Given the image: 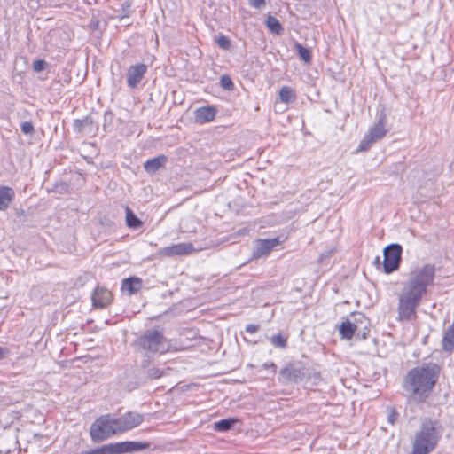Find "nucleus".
<instances>
[{
	"label": "nucleus",
	"mask_w": 454,
	"mask_h": 454,
	"mask_svg": "<svg viewBox=\"0 0 454 454\" xmlns=\"http://www.w3.org/2000/svg\"><path fill=\"white\" fill-rule=\"evenodd\" d=\"M365 332H363V338H365Z\"/></svg>",
	"instance_id": "nucleus-42"
},
{
	"label": "nucleus",
	"mask_w": 454,
	"mask_h": 454,
	"mask_svg": "<svg viewBox=\"0 0 454 454\" xmlns=\"http://www.w3.org/2000/svg\"><path fill=\"white\" fill-rule=\"evenodd\" d=\"M147 72V66L137 64L129 67L127 73V84L130 88H136Z\"/></svg>",
	"instance_id": "nucleus-12"
},
{
	"label": "nucleus",
	"mask_w": 454,
	"mask_h": 454,
	"mask_svg": "<svg viewBox=\"0 0 454 454\" xmlns=\"http://www.w3.org/2000/svg\"><path fill=\"white\" fill-rule=\"evenodd\" d=\"M141 348L150 353H165L170 348L169 342L158 331H153L139 339Z\"/></svg>",
	"instance_id": "nucleus-6"
},
{
	"label": "nucleus",
	"mask_w": 454,
	"mask_h": 454,
	"mask_svg": "<svg viewBox=\"0 0 454 454\" xmlns=\"http://www.w3.org/2000/svg\"><path fill=\"white\" fill-rule=\"evenodd\" d=\"M279 98L282 102L288 104L295 100V94L292 88L284 86L279 91Z\"/></svg>",
	"instance_id": "nucleus-24"
},
{
	"label": "nucleus",
	"mask_w": 454,
	"mask_h": 454,
	"mask_svg": "<svg viewBox=\"0 0 454 454\" xmlns=\"http://www.w3.org/2000/svg\"><path fill=\"white\" fill-rule=\"evenodd\" d=\"M294 47L300 58L307 64L311 62V53L308 48L303 47L301 43H295Z\"/></svg>",
	"instance_id": "nucleus-25"
},
{
	"label": "nucleus",
	"mask_w": 454,
	"mask_h": 454,
	"mask_svg": "<svg viewBox=\"0 0 454 454\" xmlns=\"http://www.w3.org/2000/svg\"><path fill=\"white\" fill-rule=\"evenodd\" d=\"M14 191L9 186H0V211L6 210L14 199Z\"/></svg>",
	"instance_id": "nucleus-19"
},
{
	"label": "nucleus",
	"mask_w": 454,
	"mask_h": 454,
	"mask_svg": "<svg viewBox=\"0 0 454 454\" xmlns=\"http://www.w3.org/2000/svg\"><path fill=\"white\" fill-rule=\"evenodd\" d=\"M8 354V350L6 348L0 347V359L4 358Z\"/></svg>",
	"instance_id": "nucleus-41"
},
{
	"label": "nucleus",
	"mask_w": 454,
	"mask_h": 454,
	"mask_svg": "<svg viewBox=\"0 0 454 454\" xmlns=\"http://www.w3.org/2000/svg\"><path fill=\"white\" fill-rule=\"evenodd\" d=\"M279 239L277 238L258 239L253 251V257L261 258L267 255L275 247L279 245Z\"/></svg>",
	"instance_id": "nucleus-13"
},
{
	"label": "nucleus",
	"mask_w": 454,
	"mask_h": 454,
	"mask_svg": "<svg viewBox=\"0 0 454 454\" xmlns=\"http://www.w3.org/2000/svg\"><path fill=\"white\" fill-rule=\"evenodd\" d=\"M217 43L223 49H228L230 47V41L225 36H220L217 39Z\"/></svg>",
	"instance_id": "nucleus-32"
},
{
	"label": "nucleus",
	"mask_w": 454,
	"mask_h": 454,
	"mask_svg": "<svg viewBox=\"0 0 454 454\" xmlns=\"http://www.w3.org/2000/svg\"><path fill=\"white\" fill-rule=\"evenodd\" d=\"M221 86L228 90H231L234 87L231 79L228 75H222L220 79Z\"/></svg>",
	"instance_id": "nucleus-30"
},
{
	"label": "nucleus",
	"mask_w": 454,
	"mask_h": 454,
	"mask_svg": "<svg viewBox=\"0 0 454 454\" xmlns=\"http://www.w3.org/2000/svg\"><path fill=\"white\" fill-rule=\"evenodd\" d=\"M82 454H114V452L113 443H109L95 450L82 452Z\"/></svg>",
	"instance_id": "nucleus-26"
},
{
	"label": "nucleus",
	"mask_w": 454,
	"mask_h": 454,
	"mask_svg": "<svg viewBox=\"0 0 454 454\" xmlns=\"http://www.w3.org/2000/svg\"><path fill=\"white\" fill-rule=\"evenodd\" d=\"M442 437V431L434 421L424 422L415 434L412 454H429Z\"/></svg>",
	"instance_id": "nucleus-2"
},
{
	"label": "nucleus",
	"mask_w": 454,
	"mask_h": 454,
	"mask_svg": "<svg viewBox=\"0 0 454 454\" xmlns=\"http://www.w3.org/2000/svg\"><path fill=\"white\" fill-rule=\"evenodd\" d=\"M270 342L277 348H284L286 346V339L282 335L278 334L270 338Z\"/></svg>",
	"instance_id": "nucleus-28"
},
{
	"label": "nucleus",
	"mask_w": 454,
	"mask_h": 454,
	"mask_svg": "<svg viewBox=\"0 0 454 454\" xmlns=\"http://www.w3.org/2000/svg\"><path fill=\"white\" fill-rule=\"evenodd\" d=\"M234 422L235 421L232 419H222V420L215 423L214 428L216 431L224 432V431L229 430L231 427V426L234 424Z\"/></svg>",
	"instance_id": "nucleus-27"
},
{
	"label": "nucleus",
	"mask_w": 454,
	"mask_h": 454,
	"mask_svg": "<svg viewBox=\"0 0 454 454\" xmlns=\"http://www.w3.org/2000/svg\"><path fill=\"white\" fill-rule=\"evenodd\" d=\"M126 211V224L130 229H138L142 226L143 223L138 219L129 207L125 208Z\"/></svg>",
	"instance_id": "nucleus-22"
},
{
	"label": "nucleus",
	"mask_w": 454,
	"mask_h": 454,
	"mask_svg": "<svg viewBox=\"0 0 454 454\" xmlns=\"http://www.w3.org/2000/svg\"><path fill=\"white\" fill-rule=\"evenodd\" d=\"M44 67H45V61H43V60L38 59V60L34 61V63H33V69L35 72H40V71L43 70Z\"/></svg>",
	"instance_id": "nucleus-33"
},
{
	"label": "nucleus",
	"mask_w": 454,
	"mask_h": 454,
	"mask_svg": "<svg viewBox=\"0 0 454 454\" xmlns=\"http://www.w3.org/2000/svg\"><path fill=\"white\" fill-rule=\"evenodd\" d=\"M249 4L252 7L256 9H261L264 6L265 1L264 0H249Z\"/></svg>",
	"instance_id": "nucleus-34"
},
{
	"label": "nucleus",
	"mask_w": 454,
	"mask_h": 454,
	"mask_svg": "<svg viewBox=\"0 0 454 454\" xmlns=\"http://www.w3.org/2000/svg\"><path fill=\"white\" fill-rule=\"evenodd\" d=\"M421 299L422 295L403 286L399 294L398 319L411 320L415 318L416 310Z\"/></svg>",
	"instance_id": "nucleus-4"
},
{
	"label": "nucleus",
	"mask_w": 454,
	"mask_h": 454,
	"mask_svg": "<svg viewBox=\"0 0 454 454\" xmlns=\"http://www.w3.org/2000/svg\"><path fill=\"white\" fill-rule=\"evenodd\" d=\"M257 330H258V325H256L251 324V325H247L246 326V331L249 333H254L255 332H257Z\"/></svg>",
	"instance_id": "nucleus-39"
},
{
	"label": "nucleus",
	"mask_w": 454,
	"mask_h": 454,
	"mask_svg": "<svg viewBox=\"0 0 454 454\" xmlns=\"http://www.w3.org/2000/svg\"><path fill=\"white\" fill-rule=\"evenodd\" d=\"M442 348L445 351L454 349V323L445 331L442 339Z\"/></svg>",
	"instance_id": "nucleus-21"
},
{
	"label": "nucleus",
	"mask_w": 454,
	"mask_h": 454,
	"mask_svg": "<svg viewBox=\"0 0 454 454\" xmlns=\"http://www.w3.org/2000/svg\"><path fill=\"white\" fill-rule=\"evenodd\" d=\"M92 124V121L89 118H85L83 120H76L74 121V128L77 131L82 132L84 131L85 128L89 125Z\"/></svg>",
	"instance_id": "nucleus-29"
},
{
	"label": "nucleus",
	"mask_w": 454,
	"mask_h": 454,
	"mask_svg": "<svg viewBox=\"0 0 454 454\" xmlns=\"http://www.w3.org/2000/svg\"><path fill=\"white\" fill-rule=\"evenodd\" d=\"M266 26L270 32L276 35H280L283 31V27L278 20L270 15L266 20Z\"/></svg>",
	"instance_id": "nucleus-23"
},
{
	"label": "nucleus",
	"mask_w": 454,
	"mask_h": 454,
	"mask_svg": "<svg viewBox=\"0 0 454 454\" xmlns=\"http://www.w3.org/2000/svg\"><path fill=\"white\" fill-rule=\"evenodd\" d=\"M117 427L116 418L111 415H103L97 419L90 427V434L91 440L98 442L110 438L114 434H120Z\"/></svg>",
	"instance_id": "nucleus-5"
},
{
	"label": "nucleus",
	"mask_w": 454,
	"mask_h": 454,
	"mask_svg": "<svg viewBox=\"0 0 454 454\" xmlns=\"http://www.w3.org/2000/svg\"><path fill=\"white\" fill-rule=\"evenodd\" d=\"M434 274V267L426 264L411 271L408 281L403 286L423 296L427 292V288L433 285Z\"/></svg>",
	"instance_id": "nucleus-3"
},
{
	"label": "nucleus",
	"mask_w": 454,
	"mask_h": 454,
	"mask_svg": "<svg viewBox=\"0 0 454 454\" xmlns=\"http://www.w3.org/2000/svg\"><path fill=\"white\" fill-rule=\"evenodd\" d=\"M118 429L120 433L130 430L141 424L143 416L136 412H128L119 418H116Z\"/></svg>",
	"instance_id": "nucleus-11"
},
{
	"label": "nucleus",
	"mask_w": 454,
	"mask_h": 454,
	"mask_svg": "<svg viewBox=\"0 0 454 454\" xmlns=\"http://www.w3.org/2000/svg\"><path fill=\"white\" fill-rule=\"evenodd\" d=\"M21 131L26 135H32L34 133V126L30 121H25L20 126Z\"/></svg>",
	"instance_id": "nucleus-31"
},
{
	"label": "nucleus",
	"mask_w": 454,
	"mask_h": 454,
	"mask_svg": "<svg viewBox=\"0 0 454 454\" xmlns=\"http://www.w3.org/2000/svg\"><path fill=\"white\" fill-rule=\"evenodd\" d=\"M263 368L265 369H269V368H271L273 370V372H276V364L274 363H265L263 364Z\"/></svg>",
	"instance_id": "nucleus-40"
},
{
	"label": "nucleus",
	"mask_w": 454,
	"mask_h": 454,
	"mask_svg": "<svg viewBox=\"0 0 454 454\" xmlns=\"http://www.w3.org/2000/svg\"><path fill=\"white\" fill-rule=\"evenodd\" d=\"M333 253V249H329V250H326L323 253L320 254L319 257H318V262H323L325 259L330 257Z\"/></svg>",
	"instance_id": "nucleus-36"
},
{
	"label": "nucleus",
	"mask_w": 454,
	"mask_h": 454,
	"mask_svg": "<svg viewBox=\"0 0 454 454\" xmlns=\"http://www.w3.org/2000/svg\"><path fill=\"white\" fill-rule=\"evenodd\" d=\"M43 0H29L28 4L31 9H37L43 4Z\"/></svg>",
	"instance_id": "nucleus-37"
},
{
	"label": "nucleus",
	"mask_w": 454,
	"mask_h": 454,
	"mask_svg": "<svg viewBox=\"0 0 454 454\" xmlns=\"http://www.w3.org/2000/svg\"><path fill=\"white\" fill-rule=\"evenodd\" d=\"M149 375L153 378H160L162 375V372L158 368H153L149 371Z\"/></svg>",
	"instance_id": "nucleus-38"
},
{
	"label": "nucleus",
	"mask_w": 454,
	"mask_h": 454,
	"mask_svg": "<svg viewBox=\"0 0 454 454\" xmlns=\"http://www.w3.org/2000/svg\"><path fill=\"white\" fill-rule=\"evenodd\" d=\"M166 162L167 157L164 155H159L145 161L144 164V168L148 174H154L160 168H163Z\"/></svg>",
	"instance_id": "nucleus-18"
},
{
	"label": "nucleus",
	"mask_w": 454,
	"mask_h": 454,
	"mask_svg": "<svg viewBox=\"0 0 454 454\" xmlns=\"http://www.w3.org/2000/svg\"><path fill=\"white\" fill-rule=\"evenodd\" d=\"M386 134L387 129H385V123L383 120L380 119L364 135V138L361 140L359 144L357 150L359 152L367 151L372 146V144L383 138Z\"/></svg>",
	"instance_id": "nucleus-7"
},
{
	"label": "nucleus",
	"mask_w": 454,
	"mask_h": 454,
	"mask_svg": "<svg viewBox=\"0 0 454 454\" xmlns=\"http://www.w3.org/2000/svg\"><path fill=\"white\" fill-rule=\"evenodd\" d=\"M358 323L364 324V329L367 330L368 319L364 315H357L352 320H345L339 327V333L342 339L351 340L356 332H359Z\"/></svg>",
	"instance_id": "nucleus-9"
},
{
	"label": "nucleus",
	"mask_w": 454,
	"mask_h": 454,
	"mask_svg": "<svg viewBox=\"0 0 454 454\" xmlns=\"http://www.w3.org/2000/svg\"><path fill=\"white\" fill-rule=\"evenodd\" d=\"M439 374L440 367L436 364H423L407 373L404 388L411 394L415 401L422 403L432 393Z\"/></svg>",
	"instance_id": "nucleus-1"
},
{
	"label": "nucleus",
	"mask_w": 454,
	"mask_h": 454,
	"mask_svg": "<svg viewBox=\"0 0 454 454\" xmlns=\"http://www.w3.org/2000/svg\"><path fill=\"white\" fill-rule=\"evenodd\" d=\"M303 376L302 370L288 365L279 372V381L282 383L297 382Z\"/></svg>",
	"instance_id": "nucleus-15"
},
{
	"label": "nucleus",
	"mask_w": 454,
	"mask_h": 454,
	"mask_svg": "<svg viewBox=\"0 0 454 454\" xmlns=\"http://www.w3.org/2000/svg\"><path fill=\"white\" fill-rule=\"evenodd\" d=\"M195 121L198 123H206L213 121L215 117V109L214 107H200L195 111Z\"/></svg>",
	"instance_id": "nucleus-17"
},
{
	"label": "nucleus",
	"mask_w": 454,
	"mask_h": 454,
	"mask_svg": "<svg viewBox=\"0 0 454 454\" xmlns=\"http://www.w3.org/2000/svg\"><path fill=\"white\" fill-rule=\"evenodd\" d=\"M397 413L394 409L388 410L387 420L390 424H394L396 420Z\"/></svg>",
	"instance_id": "nucleus-35"
},
{
	"label": "nucleus",
	"mask_w": 454,
	"mask_h": 454,
	"mask_svg": "<svg viewBox=\"0 0 454 454\" xmlns=\"http://www.w3.org/2000/svg\"><path fill=\"white\" fill-rule=\"evenodd\" d=\"M142 287V280L138 278L132 277L125 278L122 281L121 289L129 295L133 294L139 291Z\"/></svg>",
	"instance_id": "nucleus-20"
},
{
	"label": "nucleus",
	"mask_w": 454,
	"mask_h": 454,
	"mask_svg": "<svg viewBox=\"0 0 454 454\" xmlns=\"http://www.w3.org/2000/svg\"><path fill=\"white\" fill-rule=\"evenodd\" d=\"M402 247L398 244H391L384 249L383 266L386 273L395 270L401 261Z\"/></svg>",
	"instance_id": "nucleus-8"
},
{
	"label": "nucleus",
	"mask_w": 454,
	"mask_h": 454,
	"mask_svg": "<svg viewBox=\"0 0 454 454\" xmlns=\"http://www.w3.org/2000/svg\"><path fill=\"white\" fill-rule=\"evenodd\" d=\"M94 307L104 308L112 301V294L109 290L98 287L91 296Z\"/></svg>",
	"instance_id": "nucleus-16"
},
{
	"label": "nucleus",
	"mask_w": 454,
	"mask_h": 454,
	"mask_svg": "<svg viewBox=\"0 0 454 454\" xmlns=\"http://www.w3.org/2000/svg\"><path fill=\"white\" fill-rule=\"evenodd\" d=\"M194 250L192 244L184 242L162 247L159 250V254L168 257L182 256L189 254Z\"/></svg>",
	"instance_id": "nucleus-10"
},
{
	"label": "nucleus",
	"mask_w": 454,
	"mask_h": 454,
	"mask_svg": "<svg viewBox=\"0 0 454 454\" xmlns=\"http://www.w3.org/2000/svg\"><path fill=\"white\" fill-rule=\"evenodd\" d=\"M113 447L114 454H124L147 449L149 444L139 442H121L113 443Z\"/></svg>",
	"instance_id": "nucleus-14"
}]
</instances>
